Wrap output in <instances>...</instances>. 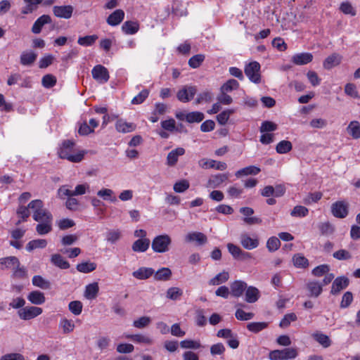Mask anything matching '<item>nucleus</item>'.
Masks as SVG:
<instances>
[{"label":"nucleus","mask_w":360,"mask_h":360,"mask_svg":"<svg viewBox=\"0 0 360 360\" xmlns=\"http://www.w3.org/2000/svg\"><path fill=\"white\" fill-rule=\"evenodd\" d=\"M198 165L203 169L214 168L217 170H225L227 165L224 162H217L214 160L202 158L198 161Z\"/></svg>","instance_id":"obj_9"},{"label":"nucleus","mask_w":360,"mask_h":360,"mask_svg":"<svg viewBox=\"0 0 360 360\" xmlns=\"http://www.w3.org/2000/svg\"><path fill=\"white\" fill-rule=\"evenodd\" d=\"M342 60L340 55L338 53H333L328 56L323 61V66L326 70H330L333 67L338 65Z\"/></svg>","instance_id":"obj_21"},{"label":"nucleus","mask_w":360,"mask_h":360,"mask_svg":"<svg viewBox=\"0 0 360 360\" xmlns=\"http://www.w3.org/2000/svg\"><path fill=\"white\" fill-rule=\"evenodd\" d=\"M51 262L56 266L62 269H67L70 267V264L60 255L54 254L51 258Z\"/></svg>","instance_id":"obj_32"},{"label":"nucleus","mask_w":360,"mask_h":360,"mask_svg":"<svg viewBox=\"0 0 360 360\" xmlns=\"http://www.w3.org/2000/svg\"><path fill=\"white\" fill-rule=\"evenodd\" d=\"M239 83L236 79H231L228 80L221 87V91L230 92L234 89H238Z\"/></svg>","instance_id":"obj_54"},{"label":"nucleus","mask_w":360,"mask_h":360,"mask_svg":"<svg viewBox=\"0 0 360 360\" xmlns=\"http://www.w3.org/2000/svg\"><path fill=\"white\" fill-rule=\"evenodd\" d=\"M98 38V37L96 34L80 37L77 40V43L83 46H89L93 45Z\"/></svg>","instance_id":"obj_44"},{"label":"nucleus","mask_w":360,"mask_h":360,"mask_svg":"<svg viewBox=\"0 0 360 360\" xmlns=\"http://www.w3.org/2000/svg\"><path fill=\"white\" fill-rule=\"evenodd\" d=\"M47 245V241L45 239H35L30 241L26 245V250L32 252L37 248H44Z\"/></svg>","instance_id":"obj_36"},{"label":"nucleus","mask_w":360,"mask_h":360,"mask_svg":"<svg viewBox=\"0 0 360 360\" xmlns=\"http://www.w3.org/2000/svg\"><path fill=\"white\" fill-rule=\"evenodd\" d=\"M74 8L71 5L55 6L53 7V13L57 18L69 19L72 17Z\"/></svg>","instance_id":"obj_12"},{"label":"nucleus","mask_w":360,"mask_h":360,"mask_svg":"<svg viewBox=\"0 0 360 360\" xmlns=\"http://www.w3.org/2000/svg\"><path fill=\"white\" fill-rule=\"evenodd\" d=\"M234 112V109H228L224 110L217 116V120L221 125H224L229 120L230 115Z\"/></svg>","instance_id":"obj_50"},{"label":"nucleus","mask_w":360,"mask_h":360,"mask_svg":"<svg viewBox=\"0 0 360 360\" xmlns=\"http://www.w3.org/2000/svg\"><path fill=\"white\" fill-rule=\"evenodd\" d=\"M347 132L354 139L360 138V124L358 121H352L347 127Z\"/></svg>","instance_id":"obj_31"},{"label":"nucleus","mask_w":360,"mask_h":360,"mask_svg":"<svg viewBox=\"0 0 360 360\" xmlns=\"http://www.w3.org/2000/svg\"><path fill=\"white\" fill-rule=\"evenodd\" d=\"M313 58V55L311 53L304 52L292 56L291 61L296 65H304L311 62Z\"/></svg>","instance_id":"obj_15"},{"label":"nucleus","mask_w":360,"mask_h":360,"mask_svg":"<svg viewBox=\"0 0 360 360\" xmlns=\"http://www.w3.org/2000/svg\"><path fill=\"white\" fill-rule=\"evenodd\" d=\"M37 57V55L32 51H24L20 55V63L25 66H30L34 63Z\"/></svg>","instance_id":"obj_30"},{"label":"nucleus","mask_w":360,"mask_h":360,"mask_svg":"<svg viewBox=\"0 0 360 360\" xmlns=\"http://www.w3.org/2000/svg\"><path fill=\"white\" fill-rule=\"evenodd\" d=\"M150 243L148 238H139L134 242L131 249L135 252H144L148 249Z\"/></svg>","instance_id":"obj_18"},{"label":"nucleus","mask_w":360,"mask_h":360,"mask_svg":"<svg viewBox=\"0 0 360 360\" xmlns=\"http://www.w3.org/2000/svg\"><path fill=\"white\" fill-rule=\"evenodd\" d=\"M93 78L101 84L107 82L110 78L108 70L101 65H97L91 70Z\"/></svg>","instance_id":"obj_8"},{"label":"nucleus","mask_w":360,"mask_h":360,"mask_svg":"<svg viewBox=\"0 0 360 360\" xmlns=\"http://www.w3.org/2000/svg\"><path fill=\"white\" fill-rule=\"evenodd\" d=\"M42 312L43 310L40 307L28 306L20 309L18 311V315L20 319L27 321L39 316Z\"/></svg>","instance_id":"obj_5"},{"label":"nucleus","mask_w":360,"mask_h":360,"mask_svg":"<svg viewBox=\"0 0 360 360\" xmlns=\"http://www.w3.org/2000/svg\"><path fill=\"white\" fill-rule=\"evenodd\" d=\"M205 59V56L202 54H197L191 57L188 60V65L192 68H198Z\"/></svg>","instance_id":"obj_60"},{"label":"nucleus","mask_w":360,"mask_h":360,"mask_svg":"<svg viewBox=\"0 0 360 360\" xmlns=\"http://www.w3.org/2000/svg\"><path fill=\"white\" fill-rule=\"evenodd\" d=\"M309 210L307 207L301 205L295 206L290 212L291 216L303 217L308 214Z\"/></svg>","instance_id":"obj_57"},{"label":"nucleus","mask_w":360,"mask_h":360,"mask_svg":"<svg viewBox=\"0 0 360 360\" xmlns=\"http://www.w3.org/2000/svg\"><path fill=\"white\" fill-rule=\"evenodd\" d=\"M196 92L197 89L195 86L186 85L178 91L176 97L179 101L187 103L193 98Z\"/></svg>","instance_id":"obj_7"},{"label":"nucleus","mask_w":360,"mask_h":360,"mask_svg":"<svg viewBox=\"0 0 360 360\" xmlns=\"http://www.w3.org/2000/svg\"><path fill=\"white\" fill-rule=\"evenodd\" d=\"M0 360H26L25 357L20 353L13 352L6 354L0 357Z\"/></svg>","instance_id":"obj_64"},{"label":"nucleus","mask_w":360,"mask_h":360,"mask_svg":"<svg viewBox=\"0 0 360 360\" xmlns=\"http://www.w3.org/2000/svg\"><path fill=\"white\" fill-rule=\"evenodd\" d=\"M172 238L167 234L159 235L155 237L151 243L152 250L157 253H165L169 250Z\"/></svg>","instance_id":"obj_2"},{"label":"nucleus","mask_w":360,"mask_h":360,"mask_svg":"<svg viewBox=\"0 0 360 360\" xmlns=\"http://www.w3.org/2000/svg\"><path fill=\"white\" fill-rule=\"evenodd\" d=\"M124 18V12L121 9H117L111 13L107 18V22L111 26L118 25Z\"/></svg>","instance_id":"obj_19"},{"label":"nucleus","mask_w":360,"mask_h":360,"mask_svg":"<svg viewBox=\"0 0 360 360\" xmlns=\"http://www.w3.org/2000/svg\"><path fill=\"white\" fill-rule=\"evenodd\" d=\"M126 338L137 343L150 345L153 342L152 339L149 336L142 334L129 335Z\"/></svg>","instance_id":"obj_39"},{"label":"nucleus","mask_w":360,"mask_h":360,"mask_svg":"<svg viewBox=\"0 0 360 360\" xmlns=\"http://www.w3.org/2000/svg\"><path fill=\"white\" fill-rule=\"evenodd\" d=\"M154 278L157 281H168L172 276V271L167 267H162L154 272Z\"/></svg>","instance_id":"obj_35"},{"label":"nucleus","mask_w":360,"mask_h":360,"mask_svg":"<svg viewBox=\"0 0 360 360\" xmlns=\"http://www.w3.org/2000/svg\"><path fill=\"white\" fill-rule=\"evenodd\" d=\"M268 326L266 322H251L247 325V328L255 333H259Z\"/></svg>","instance_id":"obj_47"},{"label":"nucleus","mask_w":360,"mask_h":360,"mask_svg":"<svg viewBox=\"0 0 360 360\" xmlns=\"http://www.w3.org/2000/svg\"><path fill=\"white\" fill-rule=\"evenodd\" d=\"M292 143L289 141H280L276 147V150L279 154H285L292 150Z\"/></svg>","instance_id":"obj_46"},{"label":"nucleus","mask_w":360,"mask_h":360,"mask_svg":"<svg viewBox=\"0 0 360 360\" xmlns=\"http://www.w3.org/2000/svg\"><path fill=\"white\" fill-rule=\"evenodd\" d=\"M90 191V186L87 183L78 184L75 186V190L72 191L73 196L84 195Z\"/></svg>","instance_id":"obj_58"},{"label":"nucleus","mask_w":360,"mask_h":360,"mask_svg":"<svg viewBox=\"0 0 360 360\" xmlns=\"http://www.w3.org/2000/svg\"><path fill=\"white\" fill-rule=\"evenodd\" d=\"M19 259L15 256H10L0 259V269L1 270L14 268V266H18Z\"/></svg>","instance_id":"obj_22"},{"label":"nucleus","mask_w":360,"mask_h":360,"mask_svg":"<svg viewBox=\"0 0 360 360\" xmlns=\"http://www.w3.org/2000/svg\"><path fill=\"white\" fill-rule=\"evenodd\" d=\"M204 119V114L200 112H191L186 113V122L189 123L200 122Z\"/></svg>","instance_id":"obj_48"},{"label":"nucleus","mask_w":360,"mask_h":360,"mask_svg":"<svg viewBox=\"0 0 360 360\" xmlns=\"http://www.w3.org/2000/svg\"><path fill=\"white\" fill-rule=\"evenodd\" d=\"M186 150L182 147H178L171 150L167 156L166 164L169 167H174L176 165L179 158L185 154Z\"/></svg>","instance_id":"obj_13"},{"label":"nucleus","mask_w":360,"mask_h":360,"mask_svg":"<svg viewBox=\"0 0 360 360\" xmlns=\"http://www.w3.org/2000/svg\"><path fill=\"white\" fill-rule=\"evenodd\" d=\"M154 274V270L150 267H141L132 273L134 278L139 280H145L150 278Z\"/></svg>","instance_id":"obj_24"},{"label":"nucleus","mask_w":360,"mask_h":360,"mask_svg":"<svg viewBox=\"0 0 360 360\" xmlns=\"http://www.w3.org/2000/svg\"><path fill=\"white\" fill-rule=\"evenodd\" d=\"M53 219L45 220V221L39 222L36 226V231L39 235H46L52 231Z\"/></svg>","instance_id":"obj_27"},{"label":"nucleus","mask_w":360,"mask_h":360,"mask_svg":"<svg viewBox=\"0 0 360 360\" xmlns=\"http://www.w3.org/2000/svg\"><path fill=\"white\" fill-rule=\"evenodd\" d=\"M180 346L184 349H199L201 345L199 341L192 340H184L181 341Z\"/></svg>","instance_id":"obj_59"},{"label":"nucleus","mask_w":360,"mask_h":360,"mask_svg":"<svg viewBox=\"0 0 360 360\" xmlns=\"http://www.w3.org/2000/svg\"><path fill=\"white\" fill-rule=\"evenodd\" d=\"M42 85L45 88L53 87L56 83V78L52 75L48 74L44 75L41 79Z\"/></svg>","instance_id":"obj_63"},{"label":"nucleus","mask_w":360,"mask_h":360,"mask_svg":"<svg viewBox=\"0 0 360 360\" xmlns=\"http://www.w3.org/2000/svg\"><path fill=\"white\" fill-rule=\"evenodd\" d=\"M96 264L91 262H84L77 265L76 269L81 273H90L96 269Z\"/></svg>","instance_id":"obj_37"},{"label":"nucleus","mask_w":360,"mask_h":360,"mask_svg":"<svg viewBox=\"0 0 360 360\" xmlns=\"http://www.w3.org/2000/svg\"><path fill=\"white\" fill-rule=\"evenodd\" d=\"M260 171L259 167L251 165L238 170L235 175L236 177L239 178L243 176L256 175L259 174Z\"/></svg>","instance_id":"obj_29"},{"label":"nucleus","mask_w":360,"mask_h":360,"mask_svg":"<svg viewBox=\"0 0 360 360\" xmlns=\"http://www.w3.org/2000/svg\"><path fill=\"white\" fill-rule=\"evenodd\" d=\"M75 143L68 140L63 141L58 151L60 158L67 159L72 162H79L84 158V153H75Z\"/></svg>","instance_id":"obj_1"},{"label":"nucleus","mask_w":360,"mask_h":360,"mask_svg":"<svg viewBox=\"0 0 360 360\" xmlns=\"http://www.w3.org/2000/svg\"><path fill=\"white\" fill-rule=\"evenodd\" d=\"M281 246L279 239L275 236L269 238L266 242V248L269 252H275Z\"/></svg>","instance_id":"obj_53"},{"label":"nucleus","mask_w":360,"mask_h":360,"mask_svg":"<svg viewBox=\"0 0 360 360\" xmlns=\"http://www.w3.org/2000/svg\"><path fill=\"white\" fill-rule=\"evenodd\" d=\"M186 242L196 241L198 245L205 244L207 241V236L201 232L188 233L185 238Z\"/></svg>","instance_id":"obj_20"},{"label":"nucleus","mask_w":360,"mask_h":360,"mask_svg":"<svg viewBox=\"0 0 360 360\" xmlns=\"http://www.w3.org/2000/svg\"><path fill=\"white\" fill-rule=\"evenodd\" d=\"M322 284L318 281H311L307 283V288L309 292V295L311 297H319L323 290Z\"/></svg>","instance_id":"obj_23"},{"label":"nucleus","mask_w":360,"mask_h":360,"mask_svg":"<svg viewBox=\"0 0 360 360\" xmlns=\"http://www.w3.org/2000/svg\"><path fill=\"white\" fill-rule=\"evenodd\" d=\"M298 355L297 349L288 347L283 349H275L269 354L270 360H290L295 359Z\"/></svg>","instance_id":"obj_3"},{"label":"nucleus","mask_w":360,"mask_h":360,"mask_svg":"<svg viewBox=\"0 0 360 360\" xmlns=\"http://www.w3.org/2000/svg\"><path fill=\"white\" fill-rule=\"evenodd\" d=\"M149 90L145 89L142 90L137 96L134 97L131 103L133 105H139L142 103L148 96Z\"/></svg>","instance_id":"obj_56"},{"label":"nucleus","mask_w":360,"mask_h":360,"mask_svg":"<svg viewBox=\"0 0 360 360\" xmlns=\"http://www.w3.org/2000/svg\"><path fill=\"white\" fill-rule=\"evenodd\" d=\"M33 219L37 222L45 221V220L53 219V216L50 212L46 209H42L32 215Z\"/></svg>","instance_id":"obj_38"},{"label":"nucleus","mask_w":360,"mask_h":360,"mask_svg":"<svg viewBox=\"0 0 360 360\" xmlns=\"http://www.w3.org/2000/svg\"><path fill=\"white\" fill-rule=\"evenodd\" d=\"M115 129L121 133H129L135 130L136 126L133 123L127 122L123 120H119L115 124Z\"/></svg>","instance_id":"obj_25"},{"label":"nucleus","mask_w":360,"mask_h":360,"mask_svg":"<svg viewBox=\"0 0 360 360\" xmlns=\"http://www.w3.org/2000/svg\"><path fill=\"white\" fill-rule=\"evenodd\" d=\"M59 326L63 329V332L65 334L72 332L75 327L72 320H69L65 318L62 319L60 321Z\"/></svg>","instance_id":"obj_42"},{"label":"nucleus","mask_w":360,"mask_h":360,"mask_svg":"<svg viewBox=\"0 0 360 360\" xmlns=\"http://www.w3.org/2000/svg\"><path fill=\"white\" fill-rule=\"evenodd\" d=\"M83 304L80 301H72L68 304L69 310L75 316L79 315L82 311Z\"/></svg>","instance_id":"obj_52"},{"label":"nucleus","mask_w":360,"mask_h":360,"mask_svg":"<svg viewBox=\"0 0 360 360\" xmlns=\"http://www.w3.org/2000/svg\"><path fill=\"white\" fill-rule=\"evenodd\" d=\"M259 298V290L253 286L247 288L245 292V301L248 303H254Z\"/></svg>","instance_id":"obj_28"},{"label":"nucleus","mask_w":360,"mask_h":360,"mask_svg":"<svg viewBox=\"0 0 360 360\" xmlns=\"http://www.w3.org/2000/svg\"><path fill=\"white\" fill-rule=\"evenodd\" d=\"M340 10L345 15H350L354 16L356 14V9L352 6V4L349 1L342 2L340 4Z\"/></svg>","instance_id":"obj_51"},{"label":"nucleus","mask_w":360,"mask_h":360,"mask_svg":"<svg viewBox=\"0 0 360 360\" xmlns=\"http://www.w3.org/2000/svg\"><path fill=\"white\" fill-rule=\"evenodd\" d=\"M292 261L294 265L298 268H306L309 266L308 259L300 254L295 255L292 258Z\"/></svg>","instance_id":"obj_49"},{"label":"nucleus","mask_w":360,"mask_h":360,"mask_svg":"<svg viewBox=\"0 0 360 360\" xmlns=\"http://www.w3.org/2000/svg\"><path fill=\"white\" fill-rule=\"evenodd\" d=\"M229 174H217L211 175L207 182L206 187L209 188H216L228 180Z\"/></svg>","instance_id":"obj_11"},{"label":"nucleus","mask_w":360,"mask_h":360,"mask_svg":"<svg viewBox=\"0 0 360 360\" xmlns=\"http://www.w3.org/2000/svg\"><path fill=\"white\" fill-rule=\"evenodd\" d=\"M345 93L352 98H359V95L358 91L356 89V86L355 84H354L352 83H348L345 85Z\"/></svg>","instance_id":"obj_62"},{"label":"nucleus","mask_w":360,"mask_h":360,"mask_svg":"<svg viewBox=\"0 0 360 360\" xmlns=\"http://www.w3.org/2000/svg\"><path fill=\"white\" fill-rule=\"evenodd\" d=\"M349 284V280L347 277L344 276L337 277L333 282L330 293L332 295H338L340 291L347 288Z\"/></svg>","instance_id":"obj_10"},{"label":"nucleus","mask_w":360,"mask_h":360,"mask_svg":"<svg viewBox=\"0 0 360 360\" xmlns=\"http://www.w3.org/2000/svg\"><path fill=\"white\" fill-rule=\"evenodd\" d=\"M122 30L127 34H134L139 30V24L133 21H126L122 25Z\"/></svg>","instance_id":"obj_40"},{"label":"nucleus","mask_w":360,"mask_h":360,"mask_svg":"<svg viewBox=\"0 0 360 360\" xmlns=\"http://www.w3.org/2000/svg\"><path fill=\"white\" fill-rule=\"evenodd\" d=\"M99 288L97 283H93L86 286L84 296L88 300L94 299L98 292Z\"/></svg>","instance_id":"obj_34"},{"label":"nucleus","mask_w":360,"mask_h":360,"mask_svg":"<svg viewBox=\"0 0 360 360\" xmlns=\"http://www.w3.org/2000/svg\"><path fill=\"white\" fill-rule=\"evenodd\" d=\"M245 74L251 82L255 84L259 83L261 79L259 63L256 61L250 62L245 68Z\"/></svg>","instance_id":"obj_4"},{"label":"nucleus","mask_w":360,"mask_h":360,"mask_svg":"<svg viewBox=\"0 0 360 360\" xmlns=\"http://www.w3.org/2000/svg\"><path fill=\"white\" fill-rule=\"evenodd\" d=\"M51 18L49 15H43L40 16L33 24L32 32L34 34L41 32L43 26L46 24L51 23Z\"/></svg>","instance_id":"obj_17"},{"label":"nucleus","mask_w":360,"mask_h":360,"mask_svg":"<svg viewBox=\"0 0 360 360\" xmlns=\"http://www.w3.org/2000/svg\"><path fill=\"white\" fill-rule=\"evenodd\" d=\"M333 214L338 218H345L348 214L347 204L342 201H338L331 206Z\"/></svg>","instance_id":"obj_14"},{"label":"nucleus","mask_w":360,"mask_h":360,"mask_svg":"<svg viewBox=\"0 0 360 360\" xmlns=\"http://www.w3.org/2000/svg\"><path fill=\"white\" fill-rule=\"evenodd\" d=\"M151 319L148 316H141L139 319L134 320L133 326L137 328H143L150 324Z\"/></svg>","instance_id":"obj_61"},{"label":"nucleus","mask_w":360,"mask_h":360,"mask_svg":"<svg viewBox=\"0 0 360 360\" xmlns=\"http://www.w3.org/2000/svg\"><path fill=\"white\" fill-rule=\"evenodd\" d=\"M27 300L34 304L39 305L45 302L46 298L44 294L40 291L34 290L29 293Z\"/></svg>","instance_id":"obj_26"},{"label":"nucleus","mask_w":360,"mask_h":360,"mask_svg":"<svg viewBox=\"0 0 360 360\" xmlns=\"http://www.w3.org/2000/svg\"><path fill=\"white\" fill-rule=\"evenodd\" d=\"M229 278V274L227 271H222L217 274L214 277L209 281L210 285H219L226 282Z\"/></svg>","instance_id":"obj_33"},{"label":"nucleus","mask_w":360,"mask_h":360,"mask_svg":"<svg viewBox=\"0 0 360 360\" xmlns=\"http://www.w3.org/2000/svg\"><path fill=\"white\" fill-rule=\"evenodd\" d=\"M314 339L321 345L323 347H328L331 345L329 337L321 333H316L312 335Z\"/></svg>","instance_id":"obj_41"},{"label":"nucleus","mask_w":360,"mask_h":360,"mask_svg":"<svg viewBox=\"0 0 360 360\" xmlns=\"http://www.w3.org/2000/svg\"><path fill=\"white\" fill-rule=\"evenodd\" d=\"M240 243L243 248L251 250L257 248L259 245V240L256 235L251 237L248 233H243L240 236Z\"/></svg>","instance_id":"obj_6"},{"label":"nucleus","mask_w":360,"mask_h":360,"mask_svg":"<svg viewBox=\"0 0 360 360\" xmlns=\"http://www.w3.org/2000/svg\"><path fill=\"white\" fill-rule=\"evenodd\" d=\"M32 284L34 286L39 287L41 289H49L50 288L51 284L50 282L46 279H44L41 276L37 275L32 278Z\"/></svg>","instance_id":"obj_43"},{"label":"nucleus","mask_w":360,"mask_h":360,"mask_svg":"<svg viewBox=\"0 0 360 360\" xmlns=\"http://www.w3.org/2000/svg\"><path fill=\"white\" fill-rule=\"evenodd\" d=\"M121 236L122 233L119 229L109 230L105 234L106 240L112 244L118 241Z\"/></svg>","instance_id":"obj_45"},{"label":"nucleus","mask_w":360,"mask_h":360,"mask_svg":"<svg viewBox=\"0 0 360 360\" xmlns=\"http://www.w3.org/2000/svg\"><path fill=\"white\" fill-rule=\"evenodd\" d=\"M231 294L236 297H240L247 288V284L244 281H236L231 284Z\"/></svg>","instance_id":"obj_16"},{"label":"nucleus","mask_w":360,"mask_h":360,"mask_svg":"<svg viewBox=\"0 0 360 360\" xmlns=\"http://www.w3.org/2000/svg\"><path fill=\"white\" fill-rule=\"evenodd\" d=\"M114 192L109 188H103L97 192V195L103 198V200H110L111 202H115L116 198L112 197Z\"/></svg>","instance_id":"obj_55"}]
</instances>
